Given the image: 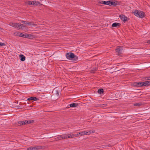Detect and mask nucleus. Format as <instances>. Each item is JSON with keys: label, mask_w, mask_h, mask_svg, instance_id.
<instances>
[{"label": "nucleus", "mask_w": 150, "mask_h": 150, "mask_svg": "<svg viewBox=\"0 0 150 150\" xmlns=\"http://www.w3.org/2000/svg\"><path fill=\"white\" fill-rule=\"evenodd\" d=\"M78 105V104L77 103H73L69 104L70 107L72 108L76 107Z\"/></svg>", "instance_id": "15"}, {"label": "nucleus", "mask_w": 150, "mask_h": 150, "mask_svg": "<svg viewBox=\"0 0 150 150\" xmlns=\"http://www.w3.org/2000/svg\"><path fill=\"white\" fill-rule=\"evenodd\" d=\"M104 92V91L103 89L100 88L98 90V92L99 94H101L103 93Z\"/></svg>", "instance_id": "24"}, {"label": "nucleus", "mask_w": 150, "mask_h": 150, "mask_svg": "<svg viewBox=\"0 0 150 150\" xmlns=\"http://www.w3.org/2000/svg\"><path fill=\"white\" fill-rule=\"evenodd\" d=\"M28 21H21V23H22L24 24H27V25L28 24Z\"/></svg>", "instance_id": "30"}, {"label": "nucleus", "mask_w": 150, "mask_h": 150, "mask_svg": "<svg viewBox=\"0 0 150 150\" xmlns=\"http://www.w3.org/2000/svg\"><path fill=\"white\" fill-rule=\"evenodd\" d=\"M109 1H100L99 2V3L101 4H103L105 5H108L109 4Z\"/></svg>", "instance_id": "11"}, {"label": "nucleus", "mask_w": 150, "mask_h": 150, "mask_svg": "<svg viewBox=\"0 0 150 150\" xmlns=\"http://www.w3.org/2000/svg\"><path fill=\"white\" fill-rule=\"evenodd\" d=\"M19 57L21 58L20 60L21 61H24L25 60V57L24 55L22 54L19 55Z\"/></svg>", "instance_id": "18"}, {"label": "nucleus", "mask_w": 150, "mask_h": 150, "mask_svg": "<svg viewBox=\"0 0 150 150\" xmlns=\"http://www.w3.org/2000/svg\"><path fill=\"white\" fill-rule=\"evenodd\" d=\"M118 5V2L115 1H109V6L112 5L114 6H115Z\"/></svg>", "instance_id": "7"}, {"label": "nucleus", "mask_w": 150, "mask_h": 150, "mask_svg": "<svg viewBox=\"0 0 150 150\" xmlns=\"http://www.w3.org/2000/svg\"><path fill=\"white\" fill-rule=\"evenodd\" d=\"M119 17L120 18L121 20L123 21L125 23L127 20V18L124 15H121L119 16Z\"/></svg>", "instance_id": "6"}, {"label": "nucleus", "mask_w": 150, "mask_h": 150, "mask_svg": "<svg viewBox=\"0 0 150 150\" xmlns=\"http://www.w3.org/2000/svg\"><path fill=\"white\" fill-rule=\"evenodd\" d=\"M122 47H120L116 49V52L118 54H119L122 53Z\"/></svg>", "instance_id": "8"}, {"label": "nucleus", "mask_w": 150, "mask_h": 150, "mask_svg": "<svg viewBox=\"0 0 150 150\" xmlns=\"http://www.w3.org/2000/svg\"><path fill=\"white\" fill-rule=\"evenodd\" d=\"M27 150H33V146H31L27 148Z\"/></svg>", "instance_id": "31"}, {"label": "nucleus", "mask_w": 150, "mask_h": 150, "mask_svg": "<svg viewBox=\"0 0 150 150\" xmlns=\"http://www.w3.org/2000/svg\"><path fill=\"white\" fill-rule=\"evenodd\" d=\"M17 34L18 36H19L20 37H22L25 38H26V37H28L27 36H28V35H27V34H23V33H17Z\"/></svg>", "instance_id": "9"}, {"label": "nucleus", "mask_w": 150, "mask_h": 150, "mask_svg": "<svg viewBox=\"0 0 150 150\" xmlns=\"http://www.w3.org/2000/svg\"><path fill=\"white\" fill-rule=\"evenodd\" d=\"M91 133V131H84L79 132L76 134H68V137L69 138H72L74 137H76L79 135L82 136L86 134L89 135Z\"/></svg>", "instance_id": "1"}, {"label": "nucleus", "mask_w": 150, "mask_h": 150, "mask_svg": "<svg viewBox=\"0 0 150 150\" xmlns=\"http://www.w3.org/2000/svg\"><path fill=\"white\" fill-rule=\"evenodd\" d=\"M111 146L110 145L109 146Z\"/></svg>", "instance_id": "38"}, {"label": "nucleus", "mask_w": 150, "mask_h": 150, "mask_svg": "<svg viewBox=\"0 0 150 150\" xmlns=\"http://www.w3.org/2000/svg\"><path fill=\"white\" fill-rule=\"evenodd\" d=\"M68 134H64L62 135H58L55 139L56 140H61L63 139H67L68 137Z\"/></svg>", "instance_id": "3"}, {"label": "nucleus", "mask_w": 150, "mask_h": 150, "mask_svg": "<svg viewBox=\"0 0 150 150\" xmlns=\"http://www.w3.org/2000/svg\"><path fill=\"white\" fill-rule=\"evenodd\" d=\"M34 122L33 120H26V125L33 123Z\"/></svg>", "instance_id": "22"}, {"label": "nucleus", "mask_w": 150, "mask_h": 150, "mask_svg": "<svg viewBox=\"0 0 150 150\" xmlns=\"http://www.w3.org/2000/svg\"><path fill=\"white\" fill-rule=\"evenodd\" d=\"M143 81L137 82L135 83L136 84L135 86L139 87L143 86Z\"/></svg>", "instance_id": "10"}, {"label": "nucleus", "mask_w": 150, "mask_h": 150, "mask_svg": "<svg viewBox=\"0 0 150 150\" xmlns=\"http://www.w3.org/2000/svg\"><path fill=\"white\" fill-rule=\"evenodd\" d=\"M17 108L18 109L20 108V107L18 105L17 107Z\"/></svg>", "instance_id": "36"}, {"label": "nucleus", "mask_w": 150, "mask_h": 150, "mask_svg": "<svg viewBox=\"0 0 150 150\" xmlns=\"http://www.w3.org/2000/svg\"><path fill=\"white\" fill-rule=\"evenodd\" d=\"M9 25L13 27H14L15 28H20L19 24L18 23H9Z\"/></svg>", "instance_id": "5"}, {"label": "nucleus", "mask_w": 150, "mask_h": 150, "mask_svg": "<svg viewBox=\"0 0 150 150\" xmlns=\"http://www.w3.org/2000/svg\"><path fill=\"white\" fill-rule=\"evenodd\" d=\"M100 105V107L103 108V107H106L107 106V104H101V105Z\"/></svg>", "instance_id": "27"}, {"label": "nucleus", "mask_w": 150, "mask_h": 150, "mask_svg": "<svg viewBox=\"0 0 150 150\" xmlns=\"http://www.w3.org/2000/svg\"><path fill=\"white\" fill-rule=\"evenodd\" d=\"M97 69L96 67L94 68L91 70V73L93 74L95 72V71H97Z\"/></svg>", "instance_id": "21"}, {"label": "nucleus", "mask_w": 150, "mask_h": 150, "mask_svg": "<svg viewBox=\"0 0 150 150\" xmlns=\"http://www.w3.org/2000/svg\"><path fill=\"white\" fill-rule=\"evenodd\" d=\"M134 14L136 16L141 18L144 17L145 16V13L144 12L137 10L135 11Z\"/></svg>", "instance_id": "2"}, {"label": "nucleus", "mask_w": 150, "mask_h": 150, "mask_svg": "<svg viewBox=\"0 0 150 150\" xmlns=\"http://www.w3.org/2000/svg\"><path fill=\"white\" fill-rule=\"evenodd\" d=\"M18 124H20V125H26V120L19 121L18 122Z\"/></svg>", "instance_id": "12"}, {"label": "nucleus", "mask_w": 150, "mask_h": 150, "mask_svg": "<svg viewBox=\"0 0 150 150\" xmlns=\"http://www.w3.org/2000/svg\"><path fill=\"white\" fill-rule=\"evenodd\" d=\"M42 148V146H33V150H36L41 149Z\"/></svg>", "instance_id": "16"}, {"label": "nucleus", "mask_w": 150, "mask_h": 150, "mask_svg": "<svg viewBox=\"0 0 150 150\" xmlns=\"http://www.w3.org/2000/svg\"><path fill=\"white\" fill-rule=\"evenodd\" d=\"M78 59V57L76 55H75L74 54V57L71 60H72L74 61H77Z\"/></svg>", "instance_id": "20"}, {"label": "nucleus", "mask_w": 150, "mask_h": 150, "mask_svg": "<svg viewBox=\"0 0 150 150\" xmlns=\"http://www.w3.org/2000/svg\"><path fill=\"white\" fill-rule=\"evenodd\" d=\"M147 43L149 44H150V40L147 41Z\"/></svg>", "instance_id": "35"}, {"label": "nucleus", "mask_w": 150, "mask_h": 150, "mask_svg": "<svg viewBox=\"0 0 150 150\" xmlns=\"http://www.w3.org/2000/svg\"><path fill=\"white\" fill-rule=\"evenodd\" d=\"M120 25V24L119 23H114L112 25V26L113 27H116L119 26Z\"/></svg>", "instance_id": "17"}, {"label": "nucleus", "mask_w": 150, "mask_h": 150, "mask_svg": "<svg viewBox=\"0 0 150 150\" xmlns=\"http://www.w3.org/2000/svg\"><path fill=\"white\" fill-rule=\"evenodd\" d=\"M20 28H18V29H24V27H25V26L24 25L20 24H19Z\"/></svg>", "instance_id": "25"}, {"label": "nucleus", "mask_w": 150, "mask_h": 150, "mask_svg": "<svg viewBox=\"0 0 150 150\" xmlns=\"http://www.w3.org/2000/svg\"><path fill=\"white\" fill-rule=\"evenodd\" d=\"M33 1H30L28 2V4L29 5H33Z\"/></svg>", "instance_id": "29"}, {"label": "nucleus", "mask_w": 150, "mask_h": 150, "mask_svg": "<svg viewBox=\"0 0 150 150\" xmlns=\"http://www.w3.org/2000/svg\"><path fill=\"white\" fill-rule=\"evenodd\" d=\"M5 45V43L0 42V47L4 46Z\"/></svg>", "instance_id": "32"}, {"label": "nucleus", "mask_w": 150, "mask_h": 150, "mask_svg": "<svg viewBox=\"0 0 150 150\" xmlns=\"http://www.w3.org/2000/svg\"><path fill=\"white\" fill-rule=\"evenodd\" d=\"M142 105L141 103H135L134 104V106H139Z\"/></svg>", "instance_id": "26"}, {"label": "nucleus", "mask_w": 150, "mask_h": 150, "mask_svg": "<svg viewBox=\"0 0 150 150\" xmlns=\"http://www.w3.org/2000/svg\"><path fill=\"white\" fill-rule=\"evenodd\" d=\"M27 35H28V36H27L28 37H26V38H30V37H30V36H32V35H31L27 34Z\"/></svg>", "instance_id": "33"}, {"label": "nucleus", "mask_w": 150, "mask_h": 150, "mask_svg": "<svg viewBox=\"0 0 150 150\" xmlns=\"http://www.w3.org/2000/svg\"><path fill=\"white\" fill-rule=\"evenodd\" d=\"M1 27H0V29H1Z\"/></svg>", "instance_id": "39"}, {"label": "nucleus", "mask_w": 150, "mask_h": 150, "mask_svg": "<svg viewBox=\"0 0 150 150\" xmlns=\"http://www.w3.org/2000/svg\"><path fill=\"white\" fill-rule=\"evenodd\" d=\"M146 80H150V76H149L146 78Z\"/></svg>", "instance_id": "34"}, {"label": "nucleus", "mask_w": 150, "mask_h": 150, "mask_svg": "<svg viewBox=\"0 0 150 150\" xmlns=\"http://www.w3.org/2000/svg\"><path fill=\"white\" fill-rule=\"evenodd\" d=\"M91 133H94L95 132V131H91Z\"/></svg>", "instance_id": "37"}, {"label": "nucleus", "mask_w": 150, "mask_h": 150, "mask_svg": "<svg viewBox=\"0 0 150 150\" xmlns=\"http://www.w3.org/2000/svg\"><path fill=\"white\" fill-rule=\"evenodd\" d=\"M53 92L54 93V94H56L57 96L59 97V92L57 90H56L54 89Z\"/></svg>", "instance_id": "19"}, {"label": "nucleus", "mask_w": 150, "mask_h": 150, "mask_svg": "<svg viewBox=\"0 0 150 150\" xmlns=\"http://www.w3.org/2000/svg\"><path fill=\"white\" fill-rule=\"evenodd\" d=\"M143 86L150 85V81H143Z\"/></svg>", "instance_id": "14"}, {"label": "nucleus", "mask_w": 150, "mask_h": 150, "mask_svg": "<svg viewBox=\"0 0 150 150\" xmlns=\"http://www.w3.org/2000/svg\"><path fill=\"white\" fill-rule=\"evenodd\" d=\"M33 5L34 6H38L40 4V3L38 1H33Z\"/></svg>", "instance_id": "23"}, {"label": "nucleus", "mask_w": 150, "mask_h": 150, "mask_svg": "<svg viewBox=\"0 0 150 150\" xmlns=\"http://www.w3.org/2000/svg\"><path fill=\"white\" fill-rule=\"evenodd\" d=\"M74 54L72 52H67L66 54V56L67 59L70 60H71L74 57Z\"/></svg>", "instance_id": "4"}, {"label": "nucleus", "mask_w": 150, "mask_h": 150, "mask_svg": "<svg viewBox=\"0 0 150 150\" xmlns=\"http://www.w3.org/2000/svg\"><path fill=\"white\" fill-rule=\"evenodd\" d=\"M38 98L35 97H31L28 98V100H38Z\"/></svg>", "instance_id": "13"}, {"label": "nucleus", "mask_w": 150, "mask_h": 150, "mask_svg": "<svg viewBox=\"0 0 150 150\" xmlns=\"http://www.w3.org/2000/svg\"><path fill=\"white\" fill-rule=\"evenodd\" d=\"M28 25H30L31 26H32L33 25H34V23H33L32 22H28Z\"/></svg>", "instance_id": "28"}]
</instances>
